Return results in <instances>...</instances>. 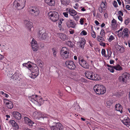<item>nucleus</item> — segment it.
<instances>
[{
    "label": "nucleus",
    "instance_id": "49",
    "mask_svg": "<svg viewBox=\"0 0 130 130\" xmlns=\"http://www.w3.org/2000/svg\"><path fill=\"white\" fill-rule=\"evenodd\" d=\"M80 22L81 25H83L84 24V19L83 18H81L80 20Z\"/></svg>",
    "mask_w": 130,
    "mask_h": 130
},
{
    "label": "nucleus",
    "instance_id": "3",
    "mask_svg": "<svg viewBox=\"0 0 130 130\" xmlns=\"http://www.w3.org/2000/svg\"><path fill=\"white\" fill-rule=\"evenodd\" d=\"M26 2V0H15L13 5L18 10H20L24 7Z\"/></svg>",
    "mask_w": 130,
    "mask_h": 130
},
{
    "label": "nucleus",
    "instance_id": "12",
    "mask_svg": "<svg viewBox=\"0 0 130 130\" xmlns=\"http://www.w3.org/2000/svg\"><path fill=\"white\" fill-rule=\"evenodd\" d=\"M31 46L32 50L34 51H36L38 49V46L37 42L33 38L32 39L31 42Z\"/></svg>",
    "mask_w": 130,
    "mask_h": 130
},
{
    "label": "nucleus",
    "instance_id": "26",
    "mask_svg": "<svg viewBox=\"0 0 130 130\" xmlns=\"http://www.w3.org/2000/svg\"><path fill=\"white\" fill-rule=\"evenodd\" d=\"M122 107L121 105L119 104H116L115 106V109L117 111H120L121 113L122 112Z\"/></svg>",
    "mask_w": 130,
    "mask_h": 130
},
{
    "label": "nucleus",
    "instance_id": "18",
    "mask_svg": "<svg viewBox=\"0 0 130 130\" xmlns=\"http://www.w3.org/2000/svg\"><path fill=\"white\" fill-rule=\"evenodd\" d=\"M13 116L16 119L20 120L21 118V115L20 113L17 111H14L12 113Z\"/></svg>",
    "mask_w": 130,
    "mask_h": 130
},
{
    "label": "nucleus",
    "instance_id": "57",
    "mask_svg": "<svg viewBox=\"0 0 130 130\" xmlns=\"http://www.w3.org/2000/svg\"><path fill=\"white\" fill-rule=\"evenodd\" d=\"M126 8L128 10H130V6L128 5H127L126 7Z\"/></svg>",
    "mask_w": 130,
    "mask_h": 130
},
{
    "label": "nucleus",
    "instance_id": "6",
    "mask_svg": "<svg viewBox=\"0 0 130 130\" xmlns=\"http://www.w3.org/2000/svg\"><path fill=\"white\" fill-rule=\"evenodd\" d=\"M52 130H63V127L62 125L59 122H54L53 125L50 126Z\"/></svg>",
    "mask_w": 130,
    "mask_h": 130
},
{
    "label": "nucleus",
    "instance_id": "52",
    "mask_svg": "<svg viewBox=\"0 0 130 130\" xmlns=\"http://www.w3.org/2000/svg\"><path fill=\"white\" fill-rule=\"evenodd\" d=\"M106 51L104 49H103L102 50L101 54L102 55H105V54Z\"/></svg>",
    "mask_w": 130,
    "mask_h": 130
},
{
    "label": "nucleus",
    "instance_id": "47",
    "mask_svg": "<svg viewBox=\"0 0 130 130\" xmlns=\"http://www.w3.org/2000/svg\"><path fill=\"white\" fill-rule=\"evenodd\" d=\"M63 21V19H60L59 20L58 22V24L59 26L61 25L62 23V21Z\"/></svg>",
    "mask_w": 130,
    "mask_h": 130
},
{
    "label": "nucleus",
    "instance_id": "54",
    "mask_svg": "<svg viewBox=\"0 0 130 130\" xmlns=\"http://www.w3.org/2000/svg\"><path fill=\"white\" fill-rule=\"evenodd\" d=\"M121 17V16H119L118 17V18L119 20L121 22H122L123 21V20L122 18Z\"/></svg>",
    "mask_w": 130,
    "mask_h": 130
},
{
    "label": "nucleus",
    "instance_id": "15",
    "mask_svg": "<svg viewBox=\"0 0 130 130\" xmlns=\"http://www.w3.org/2000/svg\"><path fill=\"white\" fill-rule=\"evenodd\" d=\"M24 24L25 27L29 31H31V28L32 27V23L29 21L25 20Z\"/></svg>",
    "mask_w": 130,
    "mask_h": 130
},
{
    "label": "nucleus",
    "instance_id": "32",
    "mask_svg": "<svg viewBox=\"0 0 130 130\" xmlns=\"http://www.w3.org/2000/svg\"><path fill=\"white\" fill-rule=\"evenodd\" d=\"M113 68H114V69L120 71L122 70V68L118 64L114 66H113Z\"/></svg>",
    "mask_w": 130,
    "mask_h": 130
},
{
    "label": "nucleus",
    "instance_id": "16",
    "mask_svg": "<svg viewBox=\"0 0 130 130\" xmlns=\"http://www.w3.org/2000/svg\"><path fill=\"white\" fill-rule=\"evenodd\" d=\"M129 36V30L126 28L124 29L122 32V37L123 39L127 38Z\"/></svg>",
    "mask_w": 130,
    "mask_h": 130
},
{
    "label": "nucleus",
    "instance_id": "7",
    "mask_svg": "<svg viewBox=\"0 0 130 130\" xmlns=\"http://www.w3.org/2000/svg\"><path fill=\"white\" fill-rule=\"evenodd\" d=\"M69 52L68 48L65 47H63L60 51L61 56L64 59L68 58L69 57Z\"/></svg>",
    "mask_w": 130,
    "mask_h": 130
},
{
    "label": "nucleus",
    "instance_id": "50",
    "mask_svg": "<svg viewBox=\"0 0 130 130\" xmlns=\"http://www.w3.org/2000/svg\"><path fill=\"white\" fill-rule=\"evenodd\" d=\"M113 6L116 8L118 6V4L117 2L116 1H114L113 2Z\"/></svg>",
    "mask_w": 130,
    "mask_h": 130
},
{
    "label": "nucleus",
    "instance_id": "31",
    "mask_svg": "<svg viewBox=\"0 0 130 130\" xmlns=\"http://www.w3.org/2000/svg\"><path fill=\"white\" fill-rule=\"evenodd\" d=\"M117 50L121 53H123L125 51V49L123 47H121L119 45L118 46Z\"/></svg>",
    "mask_w": 130,
    "mask_h": 130
},
{
    "label": "nucleus",
    "instance_id": "20",
    "mask_svg": "<svg viewBox=\"0 0 130 130\" xmlns=\"http://www.w3.org/2000/svg\"><path fill=\"white\" fill-rule=\"evenodd\" d=\"M25 122L28 124L29 126H32L34 124V122L31 120L26 117H24Z\"/></svg>",
    "mask_w": 130,
    "mask_h": 130
},
{
    "label": "nucleus",
    "instance_id": "19",
    "mask_svg": "<svg viewBox=\"0 0 130 130\" xmlns=\"http://www.w3.org/2000/svg\"><path fill=\"white\" fill-rule=\"evenodd\" d=\"M66 11L69 13V14L71 16H74L77 14V13L74 9L72 8H67Z\"/></svg>",
    "mask_w": 130,
    "mask_h": 130
},
{
    "label": "nucleus",
    "instance_id": "9",
    "mask_svg": "<svg viewBox=\"0 0 130 130\" xmlns=\"http://www.w3.org/2000/svg\"><path fill=\"white\" fill-rule=\"evenodd\" d=\"M130 76L129 74L127 73H124L119 77L118 79L120 81H127Z\"/></svg>",
    "mask_w": 130,
    "mask_h": 130
},
{
    "label": "nucleus",
    "instance_id": "5",
    "mask_svg": "<svg viewBox=\"0 0 130 130\" xmlns=\"http://www.w3.org/2000/svg\"><path fill=\"white\" fill-rule=\"evenodd\" d=\"M86 77L88 79L94 80H99L98 76L94 74L92 71H87L85 73Z\"/></svg>",
    "mask_w": 130,
    "mask_h": 130
},
{
    "label": "nucleus",
    "instance_id": "55",
    "mask_svg": "<svg viewBox=\"0 0 130 130\" xmlns=\"http://www.w3.org/2000/svg\"><path fill=\"white\" fill-rule=\"evenodd\" d=\"M100 44L102 46H105L106 45V44L105 43L102 42H101L100 43Z\"/></svg>",
    "mask_w": 130,
    "mask_h": 130
},
{
    "label": "nucleus",
    "instance_id": "35",
    "mask_svg": "<svg viewBox=\"0 0 130 130\" xmlns=\"http://www.w3.org/2000/svg\"><path fill=\"white\" fill-rule=\"evenodd\" d=\"M107 66L108 67V69L109 71L113 73L114 72V68H113V66L109 65H107Z\"/></svg>",
    "mask_w": 130,
    "mask_h": 130
},
{
    "label": "nucleus",
    "instance_id": "38",
    "mask_svg": "<svg viewBox=\"0 0 130 130\" xmlns=\"http://www.w3.org/2000/svg\"><path fill=\"white\" fill-rule=\"evenodd\" d=\"M115 39V37L112 35H111L109 37L108 39V40L109 42H111L112 41L114 40Z\"/></svg>",
    "mask_w": 130,
    "mask_h": 130
},
{
    "label": "nucleus",
    "instance_id": "22",
    "mask_svg": "<svg viewBox=\"0 0 130 130\" xmlns=\"http://www.w3.org/2000/svg\"><path fill=\"white\" fill-rule=\"evenodd\" d=\"M66 24L67 26L68 27L74 28L75 26V23L71 20L68 21L67 22Z\"/></svg>",
    "mask_w": 130,
    "mask_h": 130
},
{
    "label": "nucleus",
    "instance_id": "60",
    "mask_svg": "<svg viewBox=\"0 0 130 130\" xmlns=\"http://www.w3.org/2000/svg\"><path fill=\"white\" fill-rule=\"evenodd\" d=\"M103 56L104 57H105V58H106V59H109V58H108V55H106V54H105V55H103Z\"/></svg>",
    "mask_w": 130,
    "mask_h": 130
},
{
    "label": "nucleus",
    "instance_id": "56",
    "mask_svg": "<svg viewBox=\"0 0 130 130\" xmlns=\"http://www.w3.org/2000/svg\"><path fill=\"white\" fill-rule=\"evenodd\" d=\"M69 31L70 32V34H72L74 33V31L73 29H70L69 30Z\"/></svg>",
    "mask_w": 130,
    "mask_h": 130
},
{
    "label": "nucleus",
    "instance_id": "21",
    "mask_svg": "<svg viewBox=\"0 0 130 130\" xmlns=\"http://www.w3.org/2000/svg\"><path fill=\"white\" fill-rule=\"evenodd\" d=\"M33 115L36 118L39 119L41 118H44L43 115L40 111L38 112H35L33 113Z\"/></svg>",
    "mask_w": 130,
    "mask_h": 130
},
{
    "label": "nucleus",
    "instance_id": "37",
    "mask_svg": "<svg viewBox=\"0 0 130 130\" xmlns=\"http://www.w3.org/2000/svg\"><path fill=\"white\" fill-rule=\"evenodd\" d=\"M97 40L100 42H102L104 41V39L101 36H98L97 37Z\"/></svg>",
    "mask_w": 130,
    "mask_h": 130
},
{
    "label": "nucleus",
    "instance_id": "25",
    "mask_svg": "<svg viewBox=\"0 0 130 130\" xmlns=\"http://www.w3.org/2000/svg\"><path fill=\"white\" fill-rule=\"evenodd\" d=\"M5 102H6V106L8 108L11 109L13 107V105L12 102L7 100H5Z\"/></svg>",
    "mask_w": 130,
    "mask_h": 130
},
{
    "label": "nucleus",
    "instance_id": "64",
    "mask_svg": "<svg viewBox=\"0 0 130 130\" xmlns=\"http://www.w3.org/2000/svg\"><path fill=\"white\" fill-rule=\"evenodd\" d=\"M37 129V130H45L44 128L41 127H38Z\"/></svg>",
    "mask_w": 130,
    "mask_h": 130
},
{
    "label": "nucleus",
    "instance_id": "39",
    "mask_svg": "<svg viewBox=\"0 0 130 130\" xmlns=\"http://www.w3.org/2000/svg\"><path fill=\"white\" fill-rule=\"evenodd\" d=\"M87 34V32L85 30H82L80 33V35L82 36H86Z\"/></svg>",
    "mask_w": 130,
    "mask_h": 130
},
{
    "label": "nucleus",
    "instance_id": "62",
    "mask_svg": "<svg viewBox=\"0 0 130 130\" xmlns=\"http://www.w3.org/2000/svg\"><path fill=\"white\" fill-rule=\"evenodd\" d=\"M58 95H59L60 96H62V94L61 93V92L59 90L58 92Z\"/></svg>",
    "mask_w": 130,
    "mask_h": 130
},
{
    "label": "nucleus",
    "instance_id": "51",
    "mask_svg": "<svg viewBox=\"0 0 130 130\" xmlns=\"http://www.w3.org/2000/svg\"><path fill=\"white\" fill-rule=\"evenodd\" d=\"M118 14L119 16H122L123 15V13L121 11H119L118 12Z\"/></svg>",
    "mask_w": 130,
    "mask_h": 130
},
{
    "label": "nucleus",
    "instance_id": "44",
    "mask_svg": "<svg viewBox=\"0 0 130 130\" xmlns=\"http://www.w3.org/2000/svg\"><path fill=\"white\" fill-rule=\"evenodd\" d=\"M113 102L112 101H108L106 103V104L107 106H110L112 104Z\"/></svg>",
    "mask_w": 130,
    "mask_h": 130
},
{
    "label": "nucleus",
    "instance_id": "33",
    "mask_svg": "<svg viewBox=\"0 0 130 130\" xmlns=\"http://www.w3.org/2000/svg\"><path fill=\"white\" fill-rule=\"evenodd\" d=\"M106 3L105 1H103L101 4L100 7L105 10L106 8Z\"/></svg>",
    "mask_w": 130,
    "mask_h": 130
},
{
    "label": "nucleus",
    "instance_id": "13",
    "mask_svg": "<svg viewBox=\"0 0 130 130\" xmlns=\"http://www.w3.org/2000/svg\"><path fill=\"white\" fill-rule=\"evenodd\" d=\"M123 119L121 120V122L127 126H129L130 125V119L127 116H123Z\"/></svg>",
    "mask_w": 130,
    "mask_h": 130
},
{
    "label": "nucleus",
    "instance_id": "14",
    "mask_svg": "<svg viewBox=\"0 0 130 130\" xmlns=\"http://www.w3.org/2000/svg\"><path fill=\"white\" fill-rule=\"evenodd\" d=\"M38 38L40 40H45L47 36V34L45 33H43L41 31H40L38 34Z\"/></svg>",
    "mask_w": 130,
    "mask_h": 130
},
{
    "label": "nucleus",
    "instance_id": "29",
    "mask_svg": "<svg viewBox=\"0 0 130 130\" xmlns=\"http://www.w3.org/2000/svg\"><path fill=\"white\" fill-rule=\"evenodd\" d=\"M116 21L114 19H113L111 22V27L113 29H115L116 28Z\"/></svg>",
    "mask_w": 130,
    "mask_h": 130
},
{
    "label": "nucleus",
    "instance_id": "10",
    "mask_svg": "<svg viewBox=\"0 0 130 130\" xmlns=\"http://www.w3.org/2000/svg\"><path fill=\"white\" fill-rule=\"evenodd\" d=\"M66 67L68 69L74 70L75 68V66L74 62L71 60H67L65 63Z\"/></svg>",
    "mask_w": 130,
    "mask_h": 130
},
{
    "label": "nucleus",
    "instance_id": "8",
    "mask_svg": "<svg viewBox=\"0 0 130 130\" xmlns=\"http://www.w3.org/2000/svg\"><path fill=\"white\" fill-rule=\"evenodd\" d=\"M79 64L82 67L85 69H88L89 65L88 64L85 60L81 56L78 57V58Z\"/></svg>",
    "mask_w": 130,
    "mask_h": 130
},
{
    "label": "nucleus",
    "instance_id": "36",
    "mask_svg": "<svg viewBox=\"0 0 130 130\" xmlns=\"http://www.w3.org/2000/svg\"><path fill=\"white\" fill-rule=\"evenodd\" d=\"M36 62L40 67H43V62L42 61L40 60H37Z\"/></svg>",
    "mask_w": 130,
    "mask_h": 130
},
{
    "label": "nucleus",
    "instance_id": "28",
    "mask_svg": "<svg viewBox=\"0 0 130 130\" xmlns=\"http://www.w3.org/2000/svg\"><path fill=\"white\" fill-rule=\"evenodd\" d=\"M86 41L85 39H82L80 43V47L82 49H83L86 43Z\"/></svg>",
    "mask_w": 130,
    "mask_h": 130
},
{
    "label": "nucleus",
    "instance_id": "23",
    "mask_svg": "<svg viewBox=\"0 0 130 130\" xmlns=\"http://www.w3.org/2000/svg\"><path fill=\"white\" fill-rule=\"evenodd\" d=\"M57 36L62 40L65 41L68 39V37L64 34L62 33H58L57 34Z\"/></svg>",
    "mask_w": 130,
    "mask_h": 130
},
{
    "label": "nucleus",
    "instance_id": "24",
    "mask_svg": "<svg viewBox=\"0 0 130 130\" xmlns=\"http://www.w3.org/2000/svg\"><path fill=\"white\" fill-rule=\"evenodd\" d=\"M45 3L50 6H54L55 4V0H45Z\"/></svg>",
    "mask_w": 130,
    "mask_h": 130
},
{
    "label": "nucleus",
    "instance_id": "4",
    "mask_svg": "<svg viewBox=\"0 0 130 130\" xmlns=\"http://www.w3.org/2000/svg\"><path fill=\"white\" fill-rule=\"evenodd\" d=\"M48 15L50 19L54 22L57 21L59 18L58 13L56 11L50 12L48 13Z\"/></svg>",
    "mask_w": 130,
    "mask_h": 130
},
{
    "label": "nucleus",
    "instance_id": "17",
    "mask_svg": "<svg viewBox=\"0 0 130 130\" xmlns=\"http://www.w3.org/2000/svg\"><path fill=\"white\" fill-rule=\"evenodd\" d=\"M19 74L18 71H16L14 74L11 76L12 80L15 81H18L20 80L18 76Z\"/></svg>",
    "mask_w": 130,
    "mask_h": 130
},
{
    "label": "nucleus",
    "instance_id": "58",
    "mask_svg": "<svg viewBox=\"0 0 130 130\" xmlns=\"http://www.w3.org/2000/svg\"><path fill=\"white\" fill-rule=\"evenodd\" d=\"M129 22V20H126L125 21L124 23L126 25H127L128 24Z\"/></svg>",
    "mask_w": 130,
    "mask_h": 130
},
{
    "label": "nucleus",
    "instance_id": "53",
    "mask_svg": "<svg viewBox=\"0 0 130 130\" xmlns=\"http://www.w3.org/2000/svg\"><path fill=\"white\" fill-rule=\"evenodd\" d=\"M98 9L99 12L101 13H102L103 12V9H104L102 8H101V7H99Z\"/></svg>",
    "mask_w": 130,
    "mask_h": 130
},
{
    "label": "nucleus",
    "instance_id": "41",
    "mask_svg": "<svg viewBox=\"0 0 130 130\" xmlns=\"http://www.w3.org/2000/svg\"><path fill=\"white\" fill-rule=\"evenodd\" d=\"M67 44L70 47H72L73 45V43L71 41H69L67 42Z\"/></svg>",
    "mask_w": 130,
    "mask_h": 130
},
{
    "label": "nucleus",
    "instance_id": "11",
    "mask_svg": "<svg viewBox=\"0 0 130 130\" xmlns=\"http://www.w3.org/2000/svg\"><path fill=\"white\" fill-rule=\"evenodd\" d=\"M29 12L34 16H38L39 13V10L37 8H34L32 9H30Z\"/></svg>",
    "mask_w": 130,
    "mask_h": 130
},
{
    "label": "nucleus",
    "instance_id": "1",
    "mask_svg": "<svg viewBox=\"0 0 130 130\" xmlns=\"http://www.w3.org/2000/svg\"><path fill=\"white\" fill-rule=\"evenodd\" d=\"M31 63V62L29 61L27 63L23 64L22 65L23 66L26 67L32 72L31 78L34 79L39 74V72L37 67H32L30 64Z\"/></svg>",
    "mask_w": 130,
    "mask_h": 130
},
{
    "label": "nucleus",
    "instance_id": "2",
    "mask_svg": "<svg viewBox=\"0 0 130 130\" xmlns=\"http://www.w3.org/2000/svg\"><path fill=\"white\" fill-rule=\"evenodd\" d=\"M93 89L95 92L99 94H103L106 91L105 88L102 85H95Z\"/></svg>",
    "mask_w": 130,
    "mask_h": 130
},
{
    "label": "nucleus",
    "instance_id": "30",
    "mask_svg": "<svg viewBox=\"0 0 130 130\" xmlns=\"http://www.w3.org/2000/svg\"><path fill=\"white\" fill-rule=\"evenodd\" d=\"M60 1L62 4L66 6L69 5L70 2V0H60Z\"/></svg>",
    "mask_w": 130,
    "mask_h": 130
},
{
    "label": "nucleus",
    "instance_id": "48",
    "mask_svg": "<svg viewBox=\"0 0 130 130\" xmlns=\"http://www.w3.org/2000/svg\"><path fill=\"white\" fill-rule=\"evenodd\" d=\"M68 11L67 12H64L63 13V15L64 16V17L66 18H67L68 17Z\"/></svg>",
    "mask_w": 130,
    "mask_h": 130
},
{
    "label": "nucleus",
    "instance_id": "61",
    "mask_svg": "<svg viewBox=\"0 0 130 130\" xmlns=\"http://www.w3.org/2000/svg\"><path fill=\"white\" fill-rule=\"evenodd\" d=\"M95 23L97 25H99L100 24L99 22L97 20H95Z\"/></svg>",
    "mask_w": 130,
    "mask_h": 130
},
{
    "label": "nucleus",
    "instance_id": "34",
    "mask_svg": "<svg viewBox=\"0 0 130 130\" xmlns=\"http://www.w3.org/2000/svg\"><path fill=\"white\" fill-rule=\"evenodd\" d=\"M74 109L75 110H78L81 109V108L79 105L77 103L75 102L74 103Z\"/></svg>",
    "mask_w": 130,
    "mask_h": 130
},
{
    "label": "nucleus",
    "instance_id": "42",
    "mask_svg": "<svg viewBox=\"0 0 130 130\" xmlns=\"http://www.w3.org/2000/svg\"><path fill=\"white\" fill-rule=\"evenodd\" d=\"M91 36L93 38H95L96 35L94 31L92 30V31L91 32Z\"/></svg>",
    "mask_w": 130,
    "mask_h": 130
},
{
    "label": "nucleus",
    "instance_id": "63",
    "mask_svg": "<svg viewBox=\"0 0 130 130\" xmlns=\"http://www.w3.org/2000/svg\"><path fill=\"white\" fill-rule=\"evenodd\" d=\"M76 21H78V19L79 17L78 16H76L74 17Z\"/></svg>",
    "mask_w": 130,
    "mask_h": 130
},
{
    "label": "nucleus",
    "instance_id": "43",
    "mask_svg": "<svg viewBox=\"0 0 130 130\" xmlns=\"http://www.w3.org/2000/svg\"><path fill=\"white\" fill-rule=\"evenodd\" d=\"M52 51L53 52L54 57H56V54L57 52V51L54 48L53 49Z\"/></svg>",
    "mask_w": 130,
    "mask_h": 130
},
{
    "label": "nucleus",
    "instance_id": "45",
    "mask_svg": "<svg viewBox=\"0 0 130 130\" xmlns=\"http://www.w3.org/2000/svg\"><path fill=\"white\" fill-rule=\"evenodd\" d=\"M100 34L102 36H104L105 35V32L104 29H102L100 32Z\"/></svg>",
    "mask_w": 130,
    "mask_h": 130
},
{
    "label": "nucleus",
    "instance_id": "46",
    "mask_svg": "<svg viewBox=\"0 0 130 130\" xmlns=\"http://www.w3.org/2000/svg\"><path fill=\"white\" fill-rule=\"evenodd\" d=\"M58 76L59 78H60V77L62 76V72L60 71H58Z\"/></svg>",
    "mask_w": 130,
    "mask_h": 130
},
{
    "label": "nucleus",
    "instance_id": "27",
    "mask_svg": "<svg viewBox=\"0 0 130 130\" xmlns=\"http://www.w3.org/2000/svg\"><path fill=\"white\" fill-rule=\"evenodd\" d=\"M9 122L12 126L15 127V129H19V126L18 125L14 120H10Z\"/></svg>",
    "mask_w": 130,
    "mask_h": 130
},
{
    "label": "nucleus",
    "instance_id": "40",
    "mask_svg": "<svg viewBox=\"0 0 130 130\" xmlns=\"http://www.w3.org/2000/svg\"><path fill=\"white\" fill-rule=\"evenodd\" d=\"M107 52L108 58L109 59L111 56L112 52L110 50H107Z\"/></svg>",
    "mask_w": 130,
    "mask_h": 130
},
{
    "label": "nucleus",
    "instance_id": "59",
    "mask_svg": "<svg viewBox=\"0 0 130 130\" xmlns=\"http://www.w3.org/2000/svg\"><path fill=\"white\" fill-rule=\"evenodd\" d=\"M80 8L81 9V10L82 11H84L86 10L83 7H81Z\"/></svg>",
    "mask_w": 130,
    "mask_h": 130
}]
</instances>
